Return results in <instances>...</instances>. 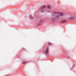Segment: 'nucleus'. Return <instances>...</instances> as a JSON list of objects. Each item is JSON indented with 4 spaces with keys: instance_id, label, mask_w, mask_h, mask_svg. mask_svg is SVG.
Listing matches in <instances>:
<instances>
[{
    "instance_id": "1",
    "label": "nucleus",
    "mask_w": 76,
    "mask_h": 76,
    "mask_svg": "<svg viewBox=\"0 0 76 76\" xmlns=\"http://www.w3.org/2000/svg\"><path fill=\"white\" fill-rule=\"evenodd\" d=\"M45 53L46 54H48V47L46 48V50L45 51Z\"/></svg>"
},
{
    "instance_id": "2",
    "label": "nucleus",
    "mask_w": 76,
    "mask_h": 76,
    "mask_svg": "<svg viewBox=\"0 0 76 76\" xmlns=\"http://www.w3.org/2000/svg\"><path fill=\"white\" fill-rule=\"evenodd\" d=\"M58 14H59V15L60 16H63V13L61 12Z\"/></svg>"
},
{
    "instance_id": "3",
    "label": "nucleus",
    "mask_w": 76,
    "mask_h": 76,
    "mask_svg": "<svg viewBox=\"0 0 76 76\" xmlns=\"http://www.w3.org/2000/svg\"><path fill=\"white\" fill-rule=\"evenodd\" d=\"M59 17V14H58L55 17V18L57 19V18H58Z\"/></svg>"
},
{
    "instance_id": "4",
    "label": "nucleus",
    "mask_w": 76,
    "mask_h": 76,
    "mask_svg": "<svg viewBox=\"0 0 76 76\" xmlns=\"http://www.w3.org/2000/svg\"><path fill=\"white\" fill-rule=\"evenodd\" d=\"M45 6H42L41 8V10H42V9H44V8H45Z\"/></svg>"
},
{
    "instance_id": "5",
    "label": "nucleus",
    "mask_w": 76,
    "mask_h": 76,
    "mask_svg": "<svg viewBox=\"0 0 76 76\" xmlns=\"http://www.w3.org/2000/svg\"><path fill=\"white\" fill-rule=\"evenodd\" d=\"M65 22L66 21H65V20H62L61 21V22H62V23Z\"/></svg>"
},
{
    "instance_id": "6",
    "label": "nucleus",
    "mask_w": 76,
    "mask_h": 76,
    "mask_svg": "<svg viewBox=\"0 0 76 76\" xmlns=\"http://www.w3.org/2000/svg\"><path fill=\"white\" fill-rule=\"evenodd\" d=\"M23 63H25V60H23Z\"/></svg>"
},
{
    "instance_id": "7",
    "label": "nucleus",
    "mask_w": 76,
    "mask_h": 76,
    "mask_svg": "<svg viewBox=\"0 0 76 76\" xmlns=\"http://www.w3.org/2000/svg\"><path fill=\"white\" fill-rule=\"evenodd\" d=\"M48 8H50V6H48Z\"/></svg>"
},
{
    "instance_id": "8",
    "label": "nucleus",
    "mask_w": 76,
    "mask_h": 76,
    "mask_svg": "<svg viewBox=\"0 0 76 76\" xmlns=\"http://www.w3.org/2000/svg\"><path fill=\"white\" fill-rule=\"evenodd\" d=\"M30 17L31 19H32V17H31V16H30Z\"/></svg>"
},
{
    "instance_id": "9",
    "label": "nucleus",
    "mask_w": 76,
    "mask_h": 76,
    "mask_svg": "<svg viewBox=\"0 0 76 76\" xmlns=\"http://www.w3.org/2000/svg\"><path fill=\"white\" fill-rule=\"evenodd\" d=\"M42 12H44V11H43Z\"/></svg>"
},
{
    "instance_id": "10",
    "label": "nucleus",
    "mask_w": 76,
    "mask_h": 76,
    "mask_svg": "<svg viewBox=\"0 0 76 76\" xmlns=\"http://www.w3.org/2000/svg\"><path fill=\"white\" fill-rule=\"evenodd\" d=\"M68 58H69V57H68Z\"/></svg>"
}]
</instances>
